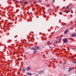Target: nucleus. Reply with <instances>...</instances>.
Listing matches in <instances>:
<instances>
[{"label":"nucleus","mask_w":76,"mask_h":76,"mask_svg":"<svg viewBox=\"0 0 76 76\" xmlns=\"http://www.w3.org/2000/svg\"><path fill=\"white\" fill-rule=\"evenodd\" d=\"M63 41L64 43H66V42H67V39L66 38H65L64 39Z\"/></svg>","instance_id":"f257e3e1"},{"label":"nucleus","mask_w":76,"mask_h":76,"mask_svg":"<svg viewBox=\"0 0 76 76\" xmlns=\"http://www.w3.org/2000/svg\"><path fill=\"white\" fill-rule=\"evenodd\" d=\"M31 70V67H30V66H29L27 69V71H29V70Z\"/></svg>","instance_id":"f03ea898"},{"label":"nucleus","mask_w":76,"mask_h":76,"mask_svg":"<svg viewBox=\"0 0 76 76\" xmlns=\"http://www.w3.org/2000/svg\"><path fill=\"white\" fill-rule=\"evenodd\" d=\"M35 48L37 49V50H39V47L37 46H35Z\"/></svg>","instance_id":"7ed1b4c3"},{"label":"nucleus","mask_w":76,"mask_h":76,"mask_svg":"<svg viewBox=\"0 0 76 76\" xmlns=\"http://www.w3.org/2000/svg\"><path fill=\"white\" fill-rule=\"evenodd\" d=\"M72 69H73V68H72V67H70L69 68V69L68 71L70 72V71H71V70H72Z\"/></svg>","instance_id":"20e7f679"},{"label":"nucleus","mask_w":76,"mask_h":76,"mask_svg":"<svg viewBox=\"0 0 76 76\" xmlns=\"http://www.w3.org/2000/svg\"><path fill=\"white\" fill-rule=\"evenodd\" d=\"M37 50H36V49L35 50V51H34L33 53L34 54H36L37 52Z\"/></svg>","instance_id":"39448f33"},{"label":"nucleus","mask_w":76,"mask_h":76,"mask_svg":"<svg viewBox=\"0 0 76 76\" xmlns=\"http://www.w3.org/2000/svg\"><path fill=\"white\" fill-rule=\"evenodd\" d=\"M66 10V13H69V12L70 10Z\"/></svg>","instance_id":"423d86ee"},{"label":"nucleus","mask_w":76,"mask_h":76,"mask_svg":"<svg viewBox=\"0 0 76 76\" xmlns=\"http://www.w3.org/2000/svg\"><path fill=\"white\" fill-rule=\"evenodd\" d=\"M27 75H30V76H31L32 75V74L31 73H29V72H27Z\"/></svg>","instance_id":"0eeeda50"},{"label":"nucleus","mask_w":76,"mask_h":76,"mask_svg":"<svg viewBox=\"0 0 76 76\" xmlns=\"http://www.w3.org/2000/svg\"><path fill=\"white\" fill-rule=\"evenodd\" d=\"M31 50H36V48H31Z\"/></svg>","instance_id":"6e6552de"},{"label":"nucleus","mask_w":76,"mask_h":76,"mask_svg":"<svg viewBox=\"0 0 76 76\" xmlns=\"http://www.w3.org/2000/svg\"><path fill=\"white\" fill-rule=\"evenodd\" d=\"M68 32V30H66L64 32V34H67V32Z\"/></svg>","instance_id":"1a4fd4ad"},{"label":"nucleus","mask_w":76,"mask_h":76,"mask_svg":"<svg viewBox=\"0 0 76 76\" xmlns=\"http://www.w3.org/2000/svg\"><path fill=\"white\" fill-rule=\"evenodd\" d=\"M66 10H69V6H68L66 7Z\"/></svg>","instance_id":"9d476101"},{"label":"nucleus","mask_w":76,"mask_h":76,"mask_svg":"<svg viewBox=\"0 0 76 76\" xmlns=\"http://www.w3.org/2000/svg\"><path fill=\"white\" fill-rule=\"evenodd\" d=\"M72 58H75V56H73L72 57H71Z\"/></svg>","instance_id":"9b49d317"},{"label":"nucleus","mask_w":76,"mask_h":76,"mask_svg":"<svg viewBox=\"0 0 76 76\" xmlns=\"http://www.w3.org/2000/svg\"><path fill=\"white\" fill-rule=\"evenodd\" d=\"M25 69H22V72H25Z\"/></svg>","instance_id":"f8f14e48"},{"label":"nucleus","mask_w":76,"mask_h":76,"mask_svg":"<svg viewBox=\"0 0 76 76\" xmlns=\"http://www.w3.org/2000/svg\"><path fill=\"white\" fill-rule=\"evenodd\" d=\"M72 37H75L76 36V34H74L72 35Z\"/></svg>","instance_id":"ddd939ff"},{"label":"nucleus","mask_w":76,"mask_h":76,"mask_svg":"<svg viewBox=\"0 0 76 76\" xmlns=\"http://www.w3.org/2000/svg\"><path fill=\"white\" fill-rule=\"evenodd\" d=\"M72 62L74 63H76V61H72Z\"/></svg>","instance_id":"4468645a"},{"label":"nucleus","mask_w":76,"mask_h":76,"mask_svg":"<svg viewBox=\"0 0 76 76\" xmlns=\"http://www.w3.org/2000/svg\"><path fill=\"white\" fill-rule=\"evenodd\" d=\"M50 41H48L47 42V44H50Z\"/></svg>","instance_id":"2eb2a0df"},{"label":"nucleus","mask_w":76,"mask_h":76,"mask_svg":"<svg viewBox=\"0 0 76 76\" xmlns=\"http://www.w3.org/2000/svg\"><path fill=\"white\" fill-rule=\"evenodd\" d=\"M55 44H57V43H58V41H57L56 42H55Z\"/></svg>","instance_id":"dca6fc26"},{"label":"nucleus","mask_w":76,"mask_h":76,"mask_svg":"<svg viewBox=\"0 0 76 76\" xmlns=\"http://www.w3.org/2000/svg\"><path fill=\"white\" fill-rule=\"evenodd\" d=\"M24 4H27V2H25L24 3Z\"/></svg>","instance_id":"f3484780"},{"label":"nucleus","mask_w":76,"mask_h":76,"mask_svg":"<svg viewBox=\"0 0 76 76\" xmlns=\"http://www.w3.org/2000/svg\"><path fill=\"white\" fill-rule=\"evenodd\" d=\"M55 1V0H53V3H54Z\"/></svg>","instance_id":"a211bd4d"},{"label":"nucleus","mask_w":76,"mask_h":76,"mask_svg":"<svg viewBox=\"0 0 76 76\" xmlns=\"http://www.w3.org/2000/svg\"><path fill=\"white\" fill-rule=\"evenodd\" d=\"M64 7H63V9H64Z\"/></svg>","instance_id":"6ab92c4d"},{"label":"nucleus","mask_w":76,"mask_h":76,"mask_svg":"<svg viewBox=\"0 0 76 76\" xmlns=\"http://www.w3.org/2000/svg\"><path fill=\"white\" fill-rule=\"evenodd\" d=\"M5 48H6V47H5Z\"/></svg>","instance_id":"aec40b11"},{"label":"nucleus","mask_w":76,"mask_h":76,"mask_svg":"<svg viewBox=\"0 0 76 76\" xmlns=\"http://www.w3.org/2000/svg\"><path fill=\"white\" fill-rule=\"evenodd\" d=\"M64 24H66V23H64Z\"/></svg>","instance_id":"412c9836"},{"label":"nucleus","mask_w":76,"mask_h":76,"mask_svg":"<svg viewBox=\"0 0 76 76\" xmlns=\"http://www.w3.org/2000/svg\"><path fill=\"white\" fill-rule=\"evenodd\" d=\"M41 72H42V71H41Z\"/></svg>","instance_id":"4be33fe9"},{"label":"nucleus","mask_w":76,"mask_h":76,"mask_svg":"<svg viewBox=\"0 0 76 76\" xmlns=\"http://www.w3.org/2000/svg\"><path fill=\"white\" fill-rule=\"evenodd\" d=\"M75 34H76V33H75Z\"/></svg>","instance_id":"5701e85b"}]
</instances>
